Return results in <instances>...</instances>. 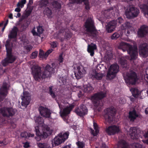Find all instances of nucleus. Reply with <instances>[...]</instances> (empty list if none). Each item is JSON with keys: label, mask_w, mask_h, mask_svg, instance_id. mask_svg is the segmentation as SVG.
<instances>
[{"label": "nucleus", "mask_w": 148, "mask_h": 148, "mask_svg": "<svg viewBox=\"0 0 148 148\" xmlns=\"http://www.w3.org/2000/svg\"><path fill=\"white\" fill-rule=\"evenodd\" d=\"M67 77L66 76H62L60 77V78L59 82H61L63 84H65L66 83Z\"/></svg>", "instance_id": "obj_42"}, {"label": "nucleus", "mask_w": 148, "mask_h": 148, "mask_svg": "<svg viewBox=\"0 0 148 148\" xmlns=\"http://www.w3.org/2000/svg\"><path fill=\"white\" fill-rule=\"evenodd\" d=\"M18 29L17 27L15 26L13 27L12 29L10 34L8 35V37L11 38H15L16 37L17 32Z\"/></svg>", "instance_id": "obj_28"}, {"label": "nucleus", "mask_w": 148, "mask_h": 148, "mask_svg": "<svg viewBox=\"0 0 148 148\" xmlns=\"http://www.w3.org/2000/svg\"><path fill=\"white\" fill-rule=\"evenodd\" d=\"M117 25L116 22L112 21L109 22L106 26V29L108 33H111L115 30Z\"/></svg>", "instance_id": "obj_22"}, {"label": "nucleus", "mask_w": 148, "mask_h": 148, "mask_svg": "<svg viewBox=\"0 0 148 148\" xmlns=\"http://www.w3.org/2000/svg\"><path fill=\"white\" fill-rule=\"evenodd\" d=\"M52 87H49V91H50V94L51 95L52 97H53L54 98L55 97V95L54 93H53V92H52Z\"/></svg>", "instance_id": "obj_53"}, {"label": "nucleus", "mask_w": 148, "mask_h": 148, "mask_svg": "<svg viewBox=\"0 0 148 148\" xmlns=\"http://www.w3.org/2000/svg\"><path fill=\"white\" fill-rule=\"evenodd\" d=\"M41 68L38 65H34L32 68V74L34 79L38 81L51 76V71L52 68L48 64L47 65L43 71Z\"/></svg>", "instance_id": "obj_2"}, {"label": "nucleus", "mask_w": 148, "mask_h": 148, "mask_svg": "<svg viewBox=\"0 0 148 148\" xmlns=\"http://www.w3.org/2000/svg\"><path fill=\"white\" fill-rule=\"evenodd\" d=\"M21 11V9L19 8H17L15 9V11L17 12H19Z\"/></svg>", "instance_id": "obj_57"}, {"label": "nucleus", "mask_w": 148, "mask_h": 148, "mask_svg": "<svg viewBox=\"0 0 148 148\" xmlns=\"http://www.w3.org/2000/svg\"><path fill=\"white\" fill-rule=\"evenodd\" d=\"M123 77L125 82L128 86L130 84H135L138 79L136 73L132 71L127 73L126 75H124Z\"/></svg>", "instance_id": "obj_10"}, {"label": "nucleus", "mask_w": 148, "mask_h": 148, "mask_svg": "<svg viewBox=\"0 0 148 148\" xmlns=\"http://www.w3.org/2000/svg\"><path fill=\"white\" fill-rule=\"evenodd\" d=\"M76 144L78 148H84L85 147V144L83 142L78 141Z\"/></svg>", "instance_id": "obj_44"}, {"label": "nucleus", "mask_w": 148, "mask_h": 148, "mask_svg": "<svg viewBox=\"0 0 148 148\" xmlns=\"http://www.w3.org/2000/svg\"><path fill=\"white\" fill-rule=\"evenodd\" d=\"M51 46L53 48H55L58 45L57 42H53L51 43Z\"/></svg>", "instance_id": "obj_48"}, {"label": "nucleus", "mask_w": 148, "mask_h": 148, "mask_svg": "<svg viewBox=\"0 0 148 148\" xmlns=\"http://www.w3.org/2000/svg\"><path fill=\"white\" fill-rule=\"evenodd\" d=\"M75 3H79L84 2L85 5V8L86 10H89L90 8V6L88 3V0H72Z\"/></svg>", "instance_id": "obj_32"}, {"label": "nucleus", "mask_w": 148, "mask_h": 148, "mask_svg": "<svg viewBox=\"0 0 148 148\" xmlns=\"http://www.w3.org/2000/svg\"><path fill=\"white\" fill-rule=\"evenodd\" d=\"M122 100L123 101H122V100H121V101H119V102L120 103H122V104H123L124 103H125V99H122Z\"/></svg>", "instance_id": "obj_58"}, {"label": "nucleus", "mask_w": 148, "mask_h": 148, "mask_svg": "<svg viewBox=\"0 0 148 148\" xmlns=\"http://www.w3.org/2000/svg\"><path fill=\"white\" fill-rule=\"evenodd\" d=\"M34 30V32L35 33H37V31H36V28H35L34 27L32 29V30Z\"/></svg>", "instance_id": "obj_62"}, {"label": "nucleus", "mask_w": 148, "mask_h": 148, "mask_svg": "<svg viewBox=\"0 0 148 148\" xmlns=\"http://www.w3.org/2000/svg\"><path fill=\"white\" fill-rule=\"evenodd\" d=\"M38 148H51L49 144L47 143H37Z\"/></svg>", "instance_id": "obj_36"}, {"label": "nucleus", "mask_w": 148, "mask_h": 148, "mask_svg": "<svg viewBox=\"0 0 148 148\" xmlns=\"http://www.w3.org/2000/svg\"><path fill=\"white\" fill-rule=\"evenodd\" d=\"M69 136V133L68 132H61L59 133L52 140V146L53 147L57 146L63 143L68 138Z\"/></svg>", "instance_id": "obj_7"}, {"label": "nucleus", "mask_w": 148, "mask_h": 148, "mask_svg": "<svg viewBox=\"0 0 148 148\" xmlns=\"http://www.w3.org/2000/svg\"><path fill=\"white\" fill-rule=\"evenodd\" d=\"M132 146L133 148H141L142 147V145L139 143H134Z\"/></svg>", "instance_id": "obj_46"}, {"label": "nucleus", "mask_w": 148, "mask_h": 148, "mask_svg": "<svg viewBox=\"0 0 148 148\" xmlns=\"http://www.w3.org/2000/svg\"><path fill=\"white\" fill-rule=\"evenodd\" d=\"M148 33V27L142 26L138 32V36L140 37H144Z\"/></svg>", "instance_id": "obj_23"}, {"label": "nucleus", "mask_w": 148, "mask_h": 148, "mask_svg": "<svg viewBox=\"0 0 148 148\" xmlns=\"http://www.w3.org/2000/svg\"><path fill=\"white\" fill-rule=\"evenodd\" d=\"M106 92H100L97 93L91 98V99L95 108L98 111H100L103 106V103L100 100L106 96Z\"/></svg>", "instance_id": "obj_6"}, {"label": "nucleus", "mask_w": 148, "mask_h": 148, "mask_svg": "<svg viewBox=\"0 0 148 148\" xmlns=\"http://www.w3.org/2000/svg\"><path fill=\"white\" fill-rule=\"evenodd\" d=\"M121 131L120 127L117 125H113L109 126L106 130V133L109 135H114Z\"/></svg>", "instance_id": "obj_13"}, {"label": "nucleus", "mask_w": 148, "mask_h": 148, "mask_svg": "<svg viewBox=\"0 0 148 148\" xmlns=\"http://www.w3.org/2000/svg\"><path fill=\"white\" fill-rule=\"evenodd\" d=\"M130 90L134 97L136 98L139 97L140 92L138 91L137 88H130Z\"/></svg>", "instance_id": "obj_29"}, {"label": "nucleus", "mask_w": 148, "mask_h": 148, "mask_svg": "<svg viewBox=\"0 0 148 148\" xmlns=\"http://www.w3.org/2000/svg\"><path fill=\"white\" fill-rule=\"evenodd\" d=\"M120 35L119 33L116 32L113 34L111 36V38L112 39H116L119 37Z\"/></svg>", "instance_id": "obj_43"}, {"label": "nucleus", "mask_w": 148, "mask_h": 148, "mask_svg": "<svg viewBox=\"0 0 148 148\" xmlns=\"http://www.w3.org/2000/svg\"><path fill=\"white\" fill-rule=\"evenodd\" d=\"M33 3L32 0H30L29 1V3L31 4H32Z\"/></svg>", "instance_id": "obj_64"}, {"label": "nucleus", "mask_w": 148, "mask_h": 148, "mask_svg": "<svg viewBox=\"0 0 148 148\" xmlns=\"http://www.w3.org/2000/svg\"><path fill=\"white\" fill-rule=\"evenodd\" d=\"M123 58L120 59L119 62L122 65H125L126 63V61L123 60Z\"/></svg>", "instance_id": "obj_52"}, {"label": "nucleus", "mask_w": 148, "mask_h": 148, "mask_svg": "<svg viewBox=\"0 0 148 148\" xmlns=\"http://www.w3.org/2000/svg\"><path fill=\"white\" fill-rule=\"evenodd\" d=\"M26 3V0H22L18 3L17 6L18 7H21V8H22L24 6V5Z\"/></svg>", "instance_id": "obj_41"}, {"label": "nucleus", "mask_w": 148, "mask_h": 148, "mask_svg": "<svg viewBox=\"0 0 148 148\" xmlns=\"http://www.w3.org/2000/svg\"><path fill=\"white\" fill-rule=\"evenodd\" d=\"M53 49H51L49 50L45 54L44 52L41 50H40L39 57L42 59H46L48 55L52 52Z\"/></svg>", "instance_id": "obj_24"}, {"label": "nucleus", "mask_w": 148, "mask_h": 148, "mask_svg": "<svg viewBox=\"0 0 148 148\" xmlns=\"http://www.w3.org/2000/svg\"><path fill=\"white\" fill-rule=\"evenodd\" d=\"M58 61L60 63L62 62L63 61V58H62V55H61L58 58Z\"/></svg>", "instance_id": "obj_55"}, {"label": "nucleus", "mask_w": 148, "mask_h": 148, "mask_svg": "<svg viewBox=\"0 0 148 148\" xmlns=\"http://www.w3.org/2000/svg\"><path fill=\"white\" fill-rule=\"evenodd\" d=\"M115 109L113 107L104 110L103 114L106 121L111 123L113 119V116L115 113Z\"/></svg>", "instance_id": "obj_11"}, {"label": "nucleus", "mask_w": 148, "mask_h": 148, "mask_svg": "<svg viewBox=\"0 0 148 148\" xmlns=\"http://www.w3.org/2000/svg\"><path fill=\"white\" fill-rule=\"evenodd\" d=\"M117 21L119 23H121L123 22V20L122 18L119 17L118 18Z\"/></svg>", "instance_id": "obj_56"}, {"label": "nucleus", "mask_w": 148, "mask_h": 148, "mask_svg": "<svg viewBox=\"0 0 148 148\" xmlns=\"http://www.w3.org/2000/svg\"><path fill=\"white\" fill-rule=\"evenodd\" d=\"M5 47L7 51V56L2 61V65L5 66L9 63H13L16 59V57L12 53V45L10 44L8 41H6Z\"/></svg>", "instance_id": "obj_5"}, {"label": "nucleus", "mask_w": 148, "mask_h": 148, "mask_svg": "<svg viewBox=\"0 0 148 148\" xmlns=\"http://www.w3.org/2000/svg\"><path fill=\"white\" fill-rule=\"evenodd\" d=\"M10 86L9 84L3 83L2 87L0 88V101L4 98L7 95V90Z\"/></svg>", "instance_id": "obj_16"}, {"label": "nucleus", "mask_w": 148, "mask_h": 148, "mask_svg": "<svg viewBox=\"0 0 148 148\" xmlns=\"http://www.w3.org/2000/svg\"><path fill=\"white\" fill-rule=\"evenodd\" d=\"M145 112L146 114H148V108H146L145 110Z\"/></svg>", "instance_id": "obj_61"}, {"label": "nucleus", "mask_w": 148, "mask_h": 148, "mask_svg": "<svg viewBox=\"0 0 148 148\" xmlns=\"http://www.w3.org/2000/svg\"><path fill=\"white\" fill-rule=\"evenodd\" d=\"M91 77L93 79H100L103 76V74L101 73H97L95 71H93Z\"/></svg>", "instance_id": "obj_25"}, {"label": "nucleus", "mask_w": 148, "mask_h": 148, "mask_svg": "<svg viewBox=\"0 0 148 148\" xmlns=\"http://www.w3.org/2000/svg\"><path fill=\"white\" fill-rule=\"evenodd\" d=\"M140 7L144 15L147 18H148V7L146 5H140Z\"/></svg>", "instance_id": "obj_30"}, {"label": "nucleus", "mask_w": 148, "mask_h": 148, "mask_svg": "<svg viewBox=\"0 0 148 148\" xmlns=\"http://www.w3.org/2000/svg\"><path fill=\"white\" fill-rule=\"evenodd\" d=\"M85 27L86 31L88 34L90 35H92L95 32V28L94 25L93 21L91 18H88L87 20Z\"/></svg>", "instance_id": "obj_12"}, {"label": "nucleus", "mask_w": 148, "mask_h": 148, "mask_svg": "<svg viewBox=\"0 0 148 148\" xmlns=\"http://www.w3.org/2000/svg\"><path fill=\"white\" fill-rule=\"evenodd\" d=\"M13 15L12 14H9V17L10 19H12L13 18Z\"/></svg>", "instance_id": "obj_59"}, {"label": "nucleus", "mask_w": 148, "mask_h": 148, "mask_svg": "<svg viewBox=\"0 0 148 148\" xmlns=\"http://www.w3.org/2000/svg\"><path fill=\"white\" fill-rule=\"evenodd\" d=\"M146 43L141 45L139 47L140 56L143 57H146L148 56V49Z\"/></svg>", "instance_id": "obj_19"}, {"label": "nucleus", "mask_w": 148, "mask_h": 148, "mask_svg": "<svg viewBox=\"0 0 148 148\" xmlns=\"http://www.w3.org/2000/svg\"><path fill=\"white\" fill-rule=\"evenodd\" d=\"M125 29L126 28H130L131 26V25L129 22H127L125 24Z\"/></svg>", "instance_id": "obj_54"}, {"label": "nucleus", "mask_w": 148, "mask_h": 148, "mask_svg": "<svg viewBox=\"0 0 148 148\" xmlns=\"http://www.w3.org/2000/svg\"><path fill=\"white\" fill-rule=\"evenodd\" d=\"M75 75L77 79L83 77L86 73V68L78 64H75L73 66Z\"/></svg>", "instance_id": "obj_8"}, {"label": "nucleus", "mask_w": 148, "mask_h": 148, "mask_svg": "<svg viewBox=\"0 0 148 148\" xmlns=\"http://www.w3.org/2000/svg\"><path fill=\"white\" fill-rule=\"evenodd\" d=\"M21 105L26 108L29 104L30 100V95L28 92H23V95L21 98Z\"/></svg>", "instance_id": "obj_18"}, {"label": "nucleus", "mask_w": 148, "mask_h": 148, "mask_svg": "<svg viewBox=\"0 0 148 148\" xmlns=\"http://www.w3.org/2000/svg\"><path fill=\"white\" fill-rule=\"evenodd\" d=\"M65 101H66V99L64 100L59 99L57 100V103L60 109L61 116L64 121H66V117H67L66 116L70 113L72 109L74 107L73 104H70L65 102Z\"/></svg>", "instance_id": "obj_4"}, {"label": "nucleus", "mask_w": 148, "mask_h": 148, "mask_svg": "<svg viewBox=\"0 0 148 148\" xmlns=\"http://www.w3.org/2000/svg\"><path fill=\"white\" fill-rule=\"evenodd\" d=\"M38 55V52L36 51L33 52L31 55V58L32 59L36 58Z\"/></svg>", "instance_id": "obj_47"}, {"label": "nucleus", "mask_w": 148, "mask_h": 148, "mask_svg": "<svg viewBox=\"0 0 148 148\" xmlns=\"http://www.w3.org/2000/svg\"><path fill=\"white\" fill-rule=\"evenodd\" d=\"M119 71V66L116 64L111 65L108 68L107 73V79L111 80L114 78Z\"/></svg>", "instance_id": "obj_9"}, {"label": "nucleus", "mask_w": 148, "mask_h": 148, "mask_svg": "<svg viewBox=\"0 0 148 148\" xmlns=\"http://www.w3.org/2000/svg\"><path fill=\"white\" fill-rule=\"evenodd\" d=\"M23 147L25 148H27L29 146V143L27 142L23 143Z\"/></svg>", "instance_id": "obj_51"}, {"label": "nucleus", "mask_w": 148, "mask_h": 148, "mask_svg": "<svg viewBox=\"0 0 148 148\" xmlns=\"http://www.w3.org/2000/svg\"><path fill=\"white\" fill-rule=\"evenodd\" d=\"M93 88L89 84L84 85L83 86V88L82 89L84 92H89L93 90Z\"/></svg>", "instance_id": "obj_35"}, {"label": "nucleus", "mask_w": 148, "mask_h": 148, "mask_svg": "<svg viewBox=\"0 0 148 148\" xmlns=\"http://www.w3.org/2000/svg\"><path fill=\"white\" fill-rule=\"evenodd\" d=\"M75 111L77 115L82 116L87 114L88 110L87 108L85 105H82L79 108H76Z\"/></svg>", "instance_id": "obj_20"}, {"label": "nucleus", "mask_w": 148, "mask_h": 148, "mask_svg": "<svg viewBox=\"0 0 148 148\" xmlns=\"http://www.w3.org/2000/svg\"><path fill=\"white\" fill-rule=\"evenodd\" d=\"M139 13V10L136 8L132 7L128 10L126 11L125 14L127 18H131L137 16Z\"/></svg>", "instance_id": "obj_14"}, {"label": "nucleus", "mask_w": 148, "mask_h": 148, "mask_svg": "<svg viewBox=\"0 0 148 148\" xmlns=\"http://www.w3.org/2000/svg\"><path fill=\"white\" fill-rule=\"evenodd\" d=\"M137 130L135 127H131L129 130V132L127 133L131 136V138L132 139L137 138L136 136L137 135L136 134Z\"/></svg>", "instance_id": "obj_26"}, {"label": "nucleus", "mask_w": 148, "mask_h": 148, "mask_svg": "<svg viewBox=\"0 0 148 148\" xmlns=\"http://www.w3.org/2000/svg\"><path fill=\"white\" fill-rule=\"evenodd\" d=\"M21 136L22 137H24L25 138H28L30 137H34V134H30L29 133H28L26 132H24L21 133Z\"/></svg>", "instance_id": "obj_38"}, {"label": "nucleus", "mask_w": 148, "mask_h": 148, "mask_svg": "<svg viewBox=\"0 0 148 148\" xmlns=\"http://www.w3.org/2000/svg\"><path fill=\"white\" fill-rule=\"evenodd\" d=\"M72 34L69 32H64L63 30H60L59 32L58 37L61 41H63L65 39L69 38L71 36Z\"/></svg>", "instance_id": "obj_17"}, {"label": "nucleus", "mask_w": 148, "mask_h": 148, "mask_svg": "<svg viewBox=\"0 0 148 148\" xmlns=\"http://www.w3.org/2000/svg\"><path fill=\"white\" fill-rule=\"evenodd\" d=\"M44 12L49 18H50L52 17V12L51 10L48 7L45 8L44 10Z\"/></svg>", "instance_id": "obj_39"}, {"label": "nucleus", "mask_w": 148, "mask_h": 148, "mask_svg": "<svg viewBox=\"0 0 148 148\" xmlns=\"http://www.w3.org/2000/svg\"><path fill=\"white\" fill-rule=\"evenodd\" d=\"M37 33L34 32V30H32V33L34 36H38L42 34L43 32V29L42 27L40 26H38L36 27Z\"/></svg>", "instance_id": "obj_34"}, {"label": "nucleus", "mask_w": 148, "mask_h": 148, "mask_svg": "<svg viewBox=\"0 0 148 148\" xmlns=\"http://www.w3.org/2000/svg\"><path fill=\"white\" fill-rule=\"evenodd\" d=\"M38 110L41 116L46 118L50 117L51 112L49 110L42 106L39 107Z\"/></svg>", "instance_id": "obj_21"}, {"label": "nucleus", "mask_w": 148, "mask_h": 148, "mask_svg": "<svg viewBox=\"0 0 148 148\" xmlns=\"http://www.w3.org/2000/svg\"><path fill=\"white\" fill-rule=\"evenodd\" d=\"M35 123L37 125L35 127V132L37 136L35 139L37 141L40 140L42 138H46L51 134L53 131L47 125L44 124V120L41 117H34Z\"/></svg>", "instance_id": "obj_1"}, {"label": "nucleus", "mask_w": 148, "mask_h": 148, "mask_svg": "<svg viewBox=\"0 0 148 148\" xmlns=\"http://www.w3.org/2000/svg\"><path fill=\"white\" fill-rule=\"evenodd\" d=\"M8 20H7L6 23H5L4 25L5 26L7 25L8 23Z\"/></svg>", "instance_id": "obj_63"}, {"label": "nucleus", "mask_w": 148, "mask_h": 148, "mask_svg": "<svg viewBox=\"0 0 148 148\" xmlns=\"http://www.w3.org/2000/svg\"><path fill=\"white\" fill-rule=\"evenodd\" d=\"M59 5L60 6V5L58 3L55 1H54L53 2V3L52 5L53 6V7L57 8L58 5Z\"/></svg>", "instance_id": "obj_50"}, {"label": "nucleus", "mask_w": 148, "mask_h": 148, "mask_svg": "<svg viewBox=\"0 0 148 148\" xmlns=\"http://www.w3.org/2000/svg\"><path fill=\"white\" fill-rule=\"evenodd\" d=\"M122 148H129L128 144L124 140L120 141L119 142L118 147Z\"/></svg>", "instance_id": "obj_37"}, {"label": "nucleus", "mask_w": 148, "mask_h": 148, "mask_svg": "<svg viewBox=\"0 0 148 148\" xmlns=\"http://www.w3.org/2000/svg\"><path fill=\"white\" fill-rule=\"evenodd\" d=\"M101 148H108V147L106 146L105 144L104 143L103 144V146Z\"/></svg>", "instance_id": "obj_60"}, {"label": "nucleus", "mask_w": 148, "mask_h": 148, "mask_svg": "<svg viewBox=\"0 0 148 148\" xmlns=\"http://www.w3.org/2000/svg\"><path fill=\"white\" fill-rule=\"evenodd\" d=\"M32 48V47L30 45H27L24 47V50L25 53H27Z\"/></svg>", "instance_id": "obj_45"}, {"label": "nucleus", "mask_w": 148, "mask_h": 148, "mask_svg": "<svg viewBox=\"0 0 148 148\" xmlns=\"http://www.w3.org/2000/svg\"><path fill=\"white\" fill-rule=\"evenodd\" d=\"M118 48L122 49L123 51L127 50L128 53L130 56V58L128 56L125 57L126 58L132 60L135 59L137 58L138 55V49L136 47H132L130 44L124 42H122L119 44Z\"/></svg>", "instance_id": "obj_3"}, {"label": "nucleus", "mask_w": 148, "mask_h": 148, "mask_svg": "<svg viewBox=\"0 0 148 148\" xmlns=\"http://www.w3.org/2000/svg\"><path fill=\"white\" fill-rule=\"evenodd\" d=\"M138 116L135 110L129 112V118L131 121H133Z\"/></svg>", "instance_id": "obj_33"}, {"label": "nucleus", "mask_w": 148, "mask_h": 148, "mask_svg": "<svg viewBox=\"0 0 148 148\" xmlns=\"http://www.w3.org/2000/svg\"><path fill=\"white\" fill-rule=\"evenodd\" d=\"M96 49V46L95 44L91 43L90 45H88V51L90 53V55L92 56L94 54V51Z\"/></svg>", "instance_id": "obj_27"}, {"label": "nucleus", "mask_w": 148, "mask_h": 148, "mask_svg": "<svg viewBox=\"0 0 148 148\" xmlns=\"http://www.w3.org/2000/svg\"><path fill=\"white\" fill-rule=\"evenodd\" d=\"M48 0H41L39 1V5L41 8L46 6L48 4Z\"/></svg>", "instance_id": "obj_40"}, {"label": "nucleus", "mask_w": 148, "mask_h": 148, "mask_svg": "<svg viewBox=\"0 0 148 148\" xmlns=\"http://www.w3.org/2000/svg\"><path fill=\"white\" fill-rule=\"evenodd\" d=\"M93 124L94 129L95 130V132H94V131L92 129L90 128L91 132L94 136H96L99 132L98 127L97 124L94 121L93 122Z\"/></svg>", "instance_id": "obj_31"}, {"label": "nucleus", "mask_w": 148, "mask_h": 148, "mask_svg": "<svg viewBox=\"0 0 148 148\" xmlns=\"http://www.w3.org/2000/svg\"><path fill=\"white\" fill-rule=\"evenodd\" d=\"M8 143V142L6 140H3L2 142H1L0 143V146H4L7 144Z\"/></svg>", "instance_id": "obj_49"}, {"label": "nucleus", "mask_w": 148, "mask_h": 148, "mask_svg": "<svg viewBox=\"0 0 148 148\" xmlns=\"http://www.w3.org/2000/svg\"><path fill=\"white\" fill-rule=\"evenodd\" d=\"M1 113L4 116H12L15 113V110L12 108H4L0 110Z\"/></svg>", "instance_id": "obj_15"}]
</instances>
